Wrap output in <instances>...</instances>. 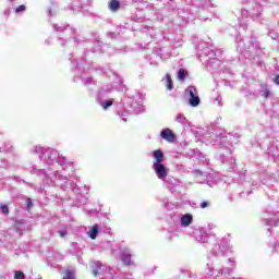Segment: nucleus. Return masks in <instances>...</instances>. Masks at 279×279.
<instances>
[{"mask_svg":"<svg viewBox=\"0 0 279 279\" xmlns=\"http://www.w3.org/2000/svg\"><path fill=\"white\" fill-rule=\"evenodd\" d=\"M52 28L57 33V40L62 49H68V47H71V43H73L74 47L84 49L81 62L73 60V53L69 54L71 70L75 72L74 80H77V75H81L84 86L97 84V81H95V78L92 76H82L86 70V68L82 66V62L90 65L93 64V60L97 53H112L109 51L110 46L108 44H104V41L99 40V38L90 41L85 36L80 35L77 29L69 24H53Z\"/></svg>","mask_w":279,"mask_h":279,"instance_id":"nucleus-1","label":"nucleus"},{"mask_svg":"<svg viewBox=\"0 0 279 279\" xmlns=\"http://www.w3.org/2000/svg\"><path fill=\"white\" fill-rule=\"evenodd\" d=\"M29 172L33 175H38L39 178H44L43 182L48 186H56V182H59V185L63 191L70 190L76 194L77 204H81L83 206H86V204H88V198L81 194L82 187L77 186V183L71 180L73 175L69 177L66 174L60 173L59 171H54L52 174H47V170L38 169L36 165L31 166Z\"/></svg>","mask_w":279,"mask_h":279,"instance_id":"nucleus-2","label":"nucleus"},{"mask_svg":"<svg viewBox=\"0 0 279 279\" xmlns=\"http://www.w3.org/2000/svg\"><path fill=\"white\" fill-rule=\"evenodd\" d=\"M31 151L32 154H36L40 162L48 166L50 171H53V167L59 165L62 169V171L58 170L59 173L68 175V178H71V175L75 173L73 162L66 160V157L60 155V151H58L56 148L34 146Z\"/></svg>","mask_w":279,"mask_h":279,"instance_id":"nucleus-3","label":"nucleus"},{"mask_svg":"<svg viewBox=\"0 0 279 279\" xmlns=\"http://www.w3.org/2000/svg\"><path fill=\"white\" fill-rule=\"evenodd\" d=\"M96 71H99V73H102V75H107L108 77H114L116 80L114 83L102 85L96 94V102L106 111L109 108H112L114 104V98H109L110 93H112V90L123 93L125 90V85L121 77H119V74L110 69L105 70L104 68H100L99 70L96 69Z\"/></svg>","mask_w":279,"mask_h":279,"instance_id":"nucleus-4","label":"nucleus"},{"mask_svg":"<svg viewBox=\"0 0 279 279\" xmlns=\"http://www.w3.org/2000/svg\"><path fill=\"white\" fill-rule=\"evenodd\" d=\"M263 3L265 0H245L244 7L241 9V17H239L240 29H247V23L243 19H251L252 21H260L263 19Z\"/></svg>","mask_w":279,"mask_h":279,"instance_id":"nucleus-5","label":"nucleus"},{"mask_svg":"<svg viewBox=\"0 0 279 279\" xmlns=\"http://www.w3.org/2000/svg\"><path fill=\"white\" fill-rule=\"evenodd\" d=\"M236 138H239V135H232L231 133H226V131H222L214 134L210 137L209 143L214 147L225 149L227 154H232V150H230V145L239 143Z\"/></svg>","mask_w":279,"mask_h":279,"instance_id":"nucleus-6","label":"nucleus"},{"mask_svg":"<svg viewBox=\"0 0 279 279\" xmlns=\"http://www.w3.org/2000/svg\"><path fill=\"white\" fill-rule=\"evenodd\" d=\"M247 182L255 189H258V186L264 184V186H266L267 189L265 190L266 195H268V197H271V193H274V184L275 182H278V177H276V174L269 175L267 172H263L259 175L254 173L252 174L251 180H248Z\"/></svg>","mask_w":279,"mask_h":279,"instance_id":"nucleus-7","label":"nucleus"},{"mask_svg":"<svg viewBox=\"0 0 279 279\" xmlns=\"http://www.w3.org/2000/svg\"><path fill=\"white\" fill-rule=\"evenodd\" d=\"M187 5H191V9H186L187 13L180 15L183 21H191V14L194 12H204V10H209V8H217L213 0H185Z\"/></svg>","mask_w":279,"mask_h":279,"instance_id":"nucleus-8","label":"nucleus"},{"mask_svg":"<svg viewBox=\"0 0 279 279\" xmlns=\"http://www.w3.org/2000/svg\"><path fill=\"white\" fill-rule=\"evenodd\" d=\"M198 49L204 53V56H209L208 64H215V62H219L217 58H221V50L216 49L213 44L202 43L198 46Z\"/></svg>","mask_w":279,"mask_h":279,"instance_id":"nucleus-9","label":"nucleus"},{"mask_svg":"<svg viewBox=\"0 0 279 279\" xmlns=\"http://www.w3.org/2000/svg\"><path fill=\"white\" fill-rule=\"evenodd\" d=\"M248 44H245V40L243 38H241V32H238V34L235 35V44H236V50L240 53H243V51H245V53H253L254 49H258V47H260V44L255 43L252 44V39H250L247 41Z\"/></svg>","mask_w":279,"mask_h":279,"instance_id":"nucleus-10","label":"nucleus"},{"mask_svg":"<svg viewBox=\"0 0 279 279\" xmlns=\"http://www.w3.org/2000/svg\"><path fill=\"white\" fill-rule=\"evenodd\" d=\"M128 108H131V112L133 114H141V112L145 111V107H143V95L137 93L133 97H129L126 100Z\"/></svg>","mask_w":279,"mask_h":279,"instance_id":"nucleus-11","label":"nucleus"},{"mask_svg":"<svg viewBox=\"0 0 279 279\" xmlns=\"http://www.w3.org/2000/svg\"><path fill=\"white\" fill-rule=\"evenodd\" d=\"M232 253V247H230V240L222 239L220 243H216L211 251V256H228Z\"/></svg>","mask_w":279,"mask_h":279,"instance_id":"nucleus-12","label":"nucleus"},{"mask_svg":"<svg viewBox=\"0 0 279 279\" xmlns=\"http://www.w3.org/2000/svg\"><path fill=\"white\" fill-rule=\"evenodd\" d=\"M185 97H187L189 101V106H191V108H197V106H199L202 104V99L199 98V95L197 94V87L190 85L186 89H185Z\"/></svg>","mask_w":279,"mask_h":279,"instance_id":"nucleus-13","label":"nucleus"},{"mask_svg":"<svg viewBox=\"0 0 279 279\" xmlns=\"http://www.w3.org/2000/svg\"><path fill=\"white\" fill-rule=\"evenodd\" d=\"M90 268H92V274L95 277L106 276L107 274H110V276H112V270L110 269V267L101 264V262H99V260L93 262L90 264Z\"/></svg>","mask_w":279,"mask_h":279,"instance_id":"nucleus-14","label":"nucleus"},{"mask_svg":"<svg viewBox=\"0 0 279 279\" xmlns=\"http://www.w3.org/2000/svg\"><path fill=\"white\" fill-rule=\"evenodd\" d=\"M153 171H155L158 180H161L162 182L169 178V169L165 166V162L153 165Z\"/></svg>","mask_w":279,"mask_h":279,"instance_id":"nucleus-15","label":"nucleus"},{"mask_svg":"<svg viewBox=\"0 0 279 279\" xmlns=\"http://www.w3.org/2000/svg\"><path fill=\"white\" fill-rule=\"evenodd\" d=\"M193 236L198 243L208 242V233H206V229H195L193 231Z\"/></svg>","mask_w":279,"mask_h":279,"instance_id":"nucleus-16","label":"nucleus"},{"mask_svg":"<svg viewBox=\"0 0 279 279\" xmlns=\"http://www.w3.org/2000/svg\"><path fill=\"white\" fill-rule=\"evenodd\" d=\"M120 260L125 265V267H131V265H134V262H132V252L130 250H124L120 254Z\"/></svg>","mask_w":279,"mask_h":279,"instance_id":"nucleus-17","label":"nucleus"},{"mask_svg":"<svg viewBox=\"0 0 279 279\" xmlns=\"http://www.w3.org/2000/svg\"><path fill=\"white\" fill-rule=\"evenodd\" d=\"M101 232V226H99V223H95L94 226H92L89 228V230L86 232V235L88 236V239H90L92 241H95L97 239V236H99V233Z\"/></svg>","mask_w":279,"mask_h":279,"instance_id":"nucleus-18","label":"nucleus"},{"mask_svg":"<svg viewBox=\"0 0 279 279\" xmlns=\"http://www.w3.org/2000/svg\"><path fill=\"white\" fill-rule=\"evenodd\" d=\"M160 137L168 143H175V134L171 129H163L160 132Z\"/></svg>","mask_w":279,"mask_h":279,"instance_id":"nucleus-19","label":"nucleus"},{"mask_svg":"<svg viewBox=\"0 0 279 279\" xmlns=\"http://www.w3.org/2000/svg\"><path fill=\"white\" fill-rule=\"evenodd\" d=\"M228 263L230 264L231 268L230 267L221 268L218 271V275L216 276V278H219V276H223V278H226V276H231L232 271L234 270V259L229 258Z\"/></svg>","mask_w":279,"mask_h":279,"instance_id":"nucleus-20","label":"nucleus"},{"mask_svg":"<svg viewBox=\"0 0 279 279\" xmlns=\"http://www.w3.org/2000/svg\"><path fill=\"white\" fill-rule=\"evenodd\" d=\"M153 165H161L165 162V153L160 149H156L153 151Z\"/></svg>","mask_w":279,"mask_h":279,"instance_id":"nucleus-21","label":"nucleus"},{"mask_svg":"<svg viewBox=\"0 0 279 279\" xmlns=\"http://www.w3.org/2000/svg\"><path fill=\"white\" fill-rule=\"evenodd\" d=\"M180 223L182 228H189L193 223V216L191 214L181 215Z\"/></svg>","mask_w":279,"mask_h":279,"instance_id":"nucleus-22","label":"nucleus"},{"mask_svg":"<svg viewBox=\"0 0 279 279\" xmlns=\"http://www.w3.org/2000/svg\"><path fill=\"white\" fill-rule=\"evenodd\" d=\"M259 95L260 97H264V99H269V97H271V90L267 84H260Z\"/></svg>","mask_w":279,"mask_h":279,"instance_id":"nucleus-23","label":"nucleus"},{"mask_svg":"<svg viewBox=\"0 0 279 279\" xmlns=\"http://www.w3.org/2000/svg\"><path fill=\"white\" fill-rule=\"evenodd\" d=\"M174 121H177V123H180L183 128H189L191 123L189 122V119L184 117V113H178L174 118Z\"/></svg>","mask_w":279,"mask_h":279,"instance_id":"nucleus-24","label":"nucleus"},{"mask_svg":"<svg viewBox=\"0 0 279 279\" xmlns=\"http://www.w3.org/2000/svg\"><path fill=\"white\" fill-rule=\"evenodd\" d=\"M108 9L110 12H119V10H121V1L110 0L108 3Z\"/></svg>","mask_w":279,"mask_h":279,"instance_id":"nucleus-25","label":"nucleus"},{"mask_svg":"<svg viewBox=\"0 0 279 279\" xmlns=\"http://www.w3.org/2000/svg\"><path fill=\"white\" fill-rule=\"evenodd\" d=\"M206 269H207V274H206V278H213V276H215V264L213 262H208L206 264Z\"/></svg>","mask_w":279,"mask_h":279,"instance_id":"nucleus-26","label":"nucleus"},{"mask_svg":"<svg viewBox=\"0 0 279 279\" xmlns=\"http://www.w3.org/2000/svg\"><path fill=\"white\" fill-rule=\"evenodd\" d=\"M166 186L169 189V191H173V186L178 184V180L175 178H166L165 180Z\"/></svg>","mask_w":279,"mask_h":279,"instance_id":"nucleus-27","label":"nucleus"},{"mask_svg":"<svg viewBox=\"0 0 279 279\" xmlns=\"http://www.w3.org/2000/svg\"><path fill=\"white\" fill-rule=\"evenodd\" d=\"M70 10H72V12H80V10H82V0H73Z\"/></svg>","mask_w":279,"mask_h":279,"instance_id":"nucleus-28","label":"nucleus"},{"mask_svg":"<svg viewBox=\"0 0 279 279\" xmlns=\"http://www.w3.org/2000/svg\"><path fill=\"white\" fill-rule=\"evenodd\" d=\"M189 75V72L184 69H179L178 71V80H180V82H184L186 80V76Z\"/></svg>","mask_w":279,"mask_h":279,"instance_id":"nucleus-29","label":"nucleus"},{"mask_svg":"<svg viewBox=\"0 0 279 279\" xmlns=\"http://www.w3.org/2000/svg\"><path fill=\"white\" fill-rule=\"evenodd\" d=\"M190 156L192 158H196L197 160H201L202 158H204V155L202 154V151H199L198 149H193L191 150Z\"/></svg>","mask_w":279,"mask_h":279,"instance_id":"nucleus-30","label":"nucleus"},{"mask_svg":"<svg viewBox=\"0 0 279 279\" xmlns=\"http://www.w3.org/2000/svg\"><path fill=\"white\" fill-rule=\"evenodd\" d=\"M166 86L168 90H171L173 88V80H171V74L166 75Z\"/></svg>","mask_w":279,"mask_h":279,"instance_id":"nucleus-31","label":"nucleus"},{"mask_svg":"<svg viewBox=\"0 0 279 279\" xmlns=\"http://www.w3.org/2000/svg\"><path fill=\"white\" fill-rule=\"evenodd\" d=\"M12 149H13L12 144L8 143V144H4V147H0V153L10 154Z\"/></svg>","mask_w":279,"mask_h":279,"instance_id":"nucleus-32","label":"nucleus"},{"mask_svg":"<svg viewBox=\"0 0 279 279\" xmlns=\"http://www.w3.org/2000/svg\"><path fill=\"white\" fill-rule=\"evenodd\" d=\"M263 222L265 226H278V220H274L271 218H264Z\"/></svg>","mask_w":279,"mask_h":279,"instance_id":"nucleus-33","label":"nucleus"},{"mask_svg":"<svg viewBox=\"0 0 279 279\" xmlns=\"http://www.w3.org/2000/svg\"><path fill=\"white\" fill-rule=\"evenodd\" d=\"M175 169L177 171H179V173H189V171L186 170V167L182 163H177Z\"/></svg>","mask_w":279,"mask_h":279,"instance_id":"nucleus-34","label":"nucleus"},{"mask_svg":"<svg viewBox=\"0 0 279 279\" xmlns=\"http://www.w3.org/2000/svg\"><path fill=\"white\" fill-rule=\"evenodd\" d=\"M118 116L122 119V121H128V119H125L124 117H130V111L128 110H122V111H118Z\"/></svg>","mask_w":279,"mask_h":279,"instance_id":"nucleus-35","label":"nucleus"},{"mask_svg":"<svg viewBox=\"0 0 279 279\" xmlns=\"http://www.w3.org/2000/svg\"><path fill=\"white\" fill-rule=\"evenodd\" d=\"M192 175H194V178H202L206 175V173H204V171L199 169H195V170H192Z\"/></svg>","mask_w":279,"mask_h":279,"instance_id":"nucleus-36","label":"nucleus"},{"mask_svg":"<svg viewBox=\"0 0 279 279\" xmlns=\"http://www.w3.org/2000/svg\"><path fill=\"white\" fill-rule=\"evenodd\" d=\"M63 279H75V274L73 272V270H66L65 275L63 276Z\"/></svg>","mask_w":279,"mask_h":279,"instance_id":"nucleus-37","label":"nucleus"},{"mask_svg":"<svg viewBox=\"0 0 279 279\" xmlns=\"http://www.w3.org/2000/svg\"><path fill=\"white\" fill-rule=\"evenodd\" d=\"M14 279H25V272H23L21 270H16L14 272Z\"/></svg>","mask_w":279,"mask_h":279,"instance_id":"nucleus-38","label":"nucleus"},{"mask_svg":"<svg viewBox=\"0 0 279 279\" xmlns=\"http://www.w3.org/2000/svg\"><path fill=\"white\" fill-rule=\"evenodd\" d=\"M165 208H166L167 210H175L177 206H175V204H173V203L167 202V203H165Z\"/></svg>","mask_w":279,"mask_h":279,"instance_id":"nucleus-39","label":"nucleus"},{"mask_svg":"<svg viewBox=\"0 0 279 279\" xmlns=\"http://www.w3.org/2000/svg\"><path fill=\"white\" fill-rule=\"evenodd\" d=\"M25 10H27V7H25V4H22L17 8H15V14H21V13L25 12Z\"/></svg>","mask_w":279,"mask_h":279,"instance_id":"nucleus-40","label":"nucleus"},{"mask_svg":"<svg viewBox=\"0 0 279 279\" xmlns=\"http://www.w3.org/2000/svg\"><path fill=\"white\" fill-rule=\"evenodd\" d=\"M31 208H34V202L29 197L26 198V210H31Z\"/></svg>","mask_w":279,"mask_h":279,"instance_id":"nucleus-41","label":"nucleus"},{"mask_svg":"<svg viewBox=\"0 0 279 279\" xmlns=\"http://www.w3.org/2000/svg\"><path fill=\"white\" fill-rule=\"evenodd\" d=\"M58 234L61 236V239H64V236L69 234V231L66 229H60L58 230Z\"/></svg>","mask_w":279,"mask_h":279,"instance_id":"nucleus-42","label":"nucleus"},{"mask_svg":"<svg viewBox=\"0 0 279 279\" xmlns=\"http://www.w3.org/2000/svg\"><path fill=\"white\" fill-rule=\"evenodd\" d=\"M199 208H210V201H203L201 204H199Z\"/></svg>","mask_w":279,"mask_h":279,"instance_id":"nucleus-43","label":"nucleus"},{"mask_svg":"<svg viewBox=\"0 0 279 279\" xmlns=\"http://www.w3.org/2000/svg\"><path fill=\"white\" fill-rule=\"evenodd\" d=\"M0 210L3 215H8L10 213V208L8 207V205H1Z\"/></svg>","mask_w":279,"mask_h":279,"instance_id":"nucleus-44","label":"nucleus"},{"mask_svg":"<svg viewBox=\"0 0 279 279\" xmlns=\"http://www.w3.org/2000/svg\"><path fill=\"white\" fill-rule=\"evenodd\" d=\"M100 232H104V234H110L112 232V229L109 227H100Z\"/></svg>","mask_w":279,"mask_h":279,"instance_id":"nucleus-45","label":"nucleus"},{"mask_svg":"<svg viewBox=\"0 0 279 279\" xmlns=\"http://www.w3.org/2000/svg\"><path fill=\"white\" fill-rule=\"evenodd\" d=\"M0 168L1 169H8V160L2 159L1 162H0Z\"/></svg>","mask_w":279,"mask_h":279,"instance_id":"nucleus-46","label":"nucleus"},{"mask_svg":"<svg viewBox=\"0 0 279 279\" xmlns=\"http://www.w3.org/2000/svg\"><path fill=\"white\" fill-rule=\"evenodd\" d=\"M170 217H171L172 221H178V219H180V215H178L175 213L170 214Z\"/></svg>","mask_w":279,"mask_h":279,"instance_id":"nucleus-47","label":"nucleus"},{"mask_svg":"<svg viewBox=\"0 0 279 279\" xmlns=\"http://www.w3.org/2000/svg\"><path fill=\"white\" fill-rule=\"evenodd\" d=\"M278 241H279V235H278ZM274 252H279V242H275L272 245Z\"/></svg>","mask_w":279,"mask_h":279,"instance_id":"nucleus-48","label":"nucleus"},{"mask_svg":"<svg viewBox=\"0 0 279 279\" xmlns=\"http://www.w3.org/2000/svg\"><path fill=\"white\" fill-rule=\"evenodd\" d=\"M234 167H236V163L234 162V159H231L230 161V171H234Z\"/></svg>","mask_w":279,"mask_h":279,"instance_id":"nucleus-49","label":"nucleus"},{"mask_svg":"<svg viewBox=\"0 0 279 279\" xmlns=\"http://www.w3.org/2000/svg\"><path fill=\"white\" fill-rule=\"evenodd\" d=\"M274 84H276V86H279V74L275 75V77L272 78Z\"/></svg>","mask_w":279,"mask_h":279,"instance_id":"nucleus-50","label":"nucleus"},{"mask_svg":"<svg viewBox=\"0 0 279 279\" xmlns=\"http://www.w3.org/2000/svg\"><path fill=\"white\" fill-rule=\"evenodd\" d=\"M251 193H252V191L241 192L240 197H247V195H251Z\"/></svg>","mask_w":279,"mask_h":279,"instance_id":"nucleus-51","label":"nucleus"},{"mask_svg":"<svg viewBox=\"0 0 279 279\" xmlns=\"http://www.w3.org/2000/svg\"><path fill=\"white\" fill-rule=\"evenodd\" d=\"M223 158H226V154H220V160H221V162H222V163H226V159H223Z\"/></svg>","mask_w":279,"mask_h":279,"instance_id":"nucleus-52","label":"nucleus"},{"mask_svg":"<svg viewBox=\"0 0 279 279\" xmlns=\"http://www.w3.org/2000/svg\"><path fill=\"white\" fill-rule=\"evenodd\" d=\"M207 184H208V186H210V187L215 186V182H213V181H207Z\"/></svg>","mask_w":279,"mask_h":279,"instance_id":"nucleus-53","label":"nucleus"},{"mask_svg":"<svg viewBox=\"0 0 279 279\" xmlns=\"http://www.w3.org/2000/svg\"><path fill=\"white\" fill-rule=\"evenodd\" d=\"M21 182H23V184H27L28 186H34V184L27 183V181H25V180H21Z\"/></svg>","mask_w":279,"mask_h":279,"instance_id":"nucleus-54","label":"nucleus"},{"mask_svg":"<svg viewBox=\"0 0 279 279\" xmlns=\"http://www.w3.org/2000/svg\"><path fill=\"white\" fill-rule=\"evenodd\" d=\"M216 101H218V106H221V97L218 96V97L216 98Z\"/></svg>","mask_w":279,"mask_h":279,"instance_id":"nucleus-55","label":"nucleus"},{"mask_svg":"<svg viewBox=\"0 0 279 279\" xmlns=\"http://www.w3.org/2000/svg\"><path fill=\"white\" fill-rule=\"evenodd\" d=\"M225 86H231V85H230V81L225 80Z\"/></svg>","mask_w":279,"mask_h":279,"instance_id":"nucleus-56","label":"nucleus"},{"mask_svg":"<svg viewBox=\"0 0 279 279\" xmlns=\"http://www.w3.org/2000/svg\"><path fill=\"white\" fill-rule=\"evenodd\" d=\"M4 16H10V10L4 11Z\"/></svg>","mask_w":279,"mask_h":279,"instance_id":"nucleus-57","label":"nucleus"},{"mask_svg":"<svg viewBox=\"0 0 279 279\" xmlns=\"http://www.w3.org/2000/svg\"><path fill=\"white\" fill-rule=\"evenodd\" d=\"M118 29H119V32H123V29H125V27L119 26Z\"/></svg>","mask_w":279,"mask_h":279,"instance_id":"nucleus-58","label":"nucleus"},{"mask_svg":"<svg viewBox=\"0 0 279 279\" xmlns=\"http://www.w3.org/2000/svg\"><path fill=\"white\" fill-rule=\"evenodd\" d=\"M110 36L111 38H114V36H117V33H111Z\"/></svg>","mask_w":279,"mask_h":279,"instance_id":"nucleus-59","label":"nucleus"},{"mask_svg":"<svg viewBox=\"0 0 279 279\" xmlns=\"http://www.w3.org/2000/svg\"><path fill=\"white\" fill-rule=\"evenodd\" d=\"M269 156H272V158H276V155L271 154V151H268Z\"/></svg>","mask_w":279,"mask_h":279,"instance_id":"nucleus-60","label":"nucleus"},{"mask_svg":"<svg viewBox=\"0 0 279 279\" xmlns=\"http://www.w3.org/2000/svg\"><path fill=\"white\" fill-rule=\"evenodd\" d=\"M133 3H141V0H132Z\"/></svg>","mask_w":279,"mask_h":279,"instance_id":"nucleus-61","label":"nucleus"},{"mask_svg":"<svg viewBox=\"0 0 279 279\" xmlns=\"http://www.w3.org/2000/svg\"><path fill=\"white\" fill-rule=\"evenodd\" d=\"M240 178H245V173H241V174H240Z\"/></svg>","mask_w":279,"mask_h":279,"instance_id":"nucleus-62","label":"nucleus"},{"mask_svg":"<svg viewBox=\"0 0 279 279\" xmlns=\"http://www.w3.org/2000/svg\"><path fill=\"white\" fill-rule=\"evenodd\" d=\"M48 14H49V16H51V9L48 10Z\"/></svg>","mask_w":279,"mask_h":279,"instance_id":"nucleus-63","label":"nucleus"},{"mask_svg":"<svg viewBox=\"0 0 279 279\" xmlns=\"http://www.w3.org/2000/svg\"><path fill=\"white\" fill-rule=\"evenodd\" d=\"M178 14H182V9H179Z\"/></svg>","mask_w":279,"mask_h":279,"instance_id":"nucleus-64","label":"nucleus"}]
</instances>
